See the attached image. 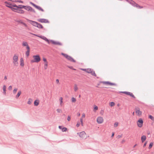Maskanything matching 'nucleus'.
<instances>
[{
    "mask_svg": "<svg viewBox=\"0 0 154 154\" xmlns=\"http://www.w3.org/2000/svg\"><path fill=\"white\" fill-rule=\"evenodd\" d=\"M47 66H48V62H46V63H45V64L44 68H45V69H47Z\"/></svg>",
    "mask_w": 154,
    "mask_h": 154,
    "instance_id": "f704fd0d",
    "label": "nucleus"
},
{
    "mask_svg": "<svg viewBox=\"0 0 154 154\" xmlns=\"http://www.w3.org/2000/svg\"><path fill=\"white\" fill-rule=\"evenodd\" d=\"M153 143H150L149 146V149H151L153 146Z\"/></svg>",
    "mask_w": 154,
    "mask_h": 154,
    "instance_id": "473e14b6",
    "label": "nucleus"
},
{
    "mask_svg": "<svg viewBox=\"0 0 154 154\" xmlns=\"http://www.w3.org/2000/svg\"><path fill=\"white\" fill-rule=\"evenodd\" d=\"M25 7V5H19L18 6V8H20V9H22V8H24Z\"/></svg>",
    "mask_w": 154,
    "mask_h": 154,
    "instance_id": "393cba45",
    "label": "nucleus"
},
{
    "mask_svg": "<svg viewBox=\"0 0 154 154\" xmlns=\"http://www.w3.org/2000/svg\"><path fill=\"white\" fill-rule=\"evenodd\" d=\"M16 21L17 22H18V23H21V22H23L22 21H21V20H17Z\"/></svg>",
    "mask_w": 154,
    "mask_h": 154,
    "instance_id": "13d9d810",
    "label": "nucleus"
},
{
    "mask_svg": "<svg viewBox=\"0 0 154 154\" xmlns=\"http://www.w3.org/2000/svg\"><path fill=\"white\" fill-rule=\"evenodd\" d=\"M76 101V99L74 97H72V102H75Z\"/></svg>",
    "mask_w": 154,
    "mask_h": 154,
    "instance_id": "e433bc0d",
    "label": "nucleus"
},
{
    "mask_svg": "<svg viewBox=\"0 0 154 154\" xmlns=\"http://www.w3.org/2000/svg\"><path fill=\"white\" fill-rule=\"evenodd\" d=\"M146 137L145 135H143L141 137L142 142L143 143L146 140Z\"/></svg>",
    "mask_w": 154,
    "mask_h": 154,
    "instance_id": "a211bd4d",
    "label": "nucleus"
},
{
    "mask_svg": "<svg viewBox=\"0 0 154 154\" xmlns=\"http://www.w3.org/2000/svg\"><path fill=\"white\" fill-rule=\"evenodd\" d=\"M121 92L126 94H127V93H128V92L127 91H122V92Z\"/></svg>",
    "mask_w": 154,
    "mask_h": 154,
    "instance_id": "6e6d98bb",
    "label": "nucleus"
},
{
    "mask_svg": "<svg viewBox=\"0 0 154 154\" xmlns=\"http://www.w3.org/2000/svg\"><path fill=\"white\" fill-rule=\"evenodd\" d=\"M28 45L26 42H23L22 43V45L23 46H26Z\"/></svg>",
    "mask_w": 154,
    "mask_h": 154,
    "instance_id": "b1692460",
    "label": "nucleus"
},
{
    "mask_svg": "<svg viewBox=\"0 0 154 154\" xmlns=\"http://www.w3.org/2000/svg\"><path fill=\"white\" fill-rule=\"evenodd\" d=\"M26 20L30 23L35 26L39 28L42 29L43 28L42 25L40 23L28 19H26Z\"/></svg>",
    "mask_w": 154,
    "mask_h": 154,
    "instance_id": "f257e3e1",
    "label": "nucleus"
},
{
    "mask_svg": "<svg viewBox=\"0 0 154 154\" xmlns=\"http://www.w3.org/2000/svg\"><path fill=\"white\" fill-rule=\"evenodd\" d=\"M17 9H15V10H16V11H14L16 12L17 13H20V14H24L25 13V11L23 10H20V9H18L17 8H16Z\"/></svg>",
    "mask_w": 154,
    "mask_h": 154,
    "instance_id": "4468645a",
    "label": "nucleus"
},
{
    "mask_svg": "<svg viewBox=\"0 0 154 154\" xmlns=\"http://www.w3.org/2000/svg\"><path fill=\"white\" fill-rule=\"evenodd\" d=\"M97 122L99 124L102 123L103 121V118L101 117H99L97 119Z\"/></svg>",
    "mask_w": 154,
    "mask_h": 154,
    "instance_id": "9d476101",
    "label": "nucleus"
},
{
    "mask_svg": "<svg viewBox=\"0 0 154 154\" xmlns=\"http://www.w3.org/2000/svg\"><path fill=\"white\" fill-rule=\"evenodd\" d=\"M118 122H116L115 124H114V127H116L118 126Z\"/></svg>",
    "mask_w": 154,
    "mask_h": 154,
    "instance_id": "c03bdc74",
    "label": "nucleus"
},
{
    "mask_svg": "<svg viewBox=\"0 0 154 154\" xmlns=\"http://www.w3.org/2000/svg\"><path fill=\"white\" fill-rule=\"evenodd\" d=\"M43 60L45 62V63H46V62H47V60H46V59L45 58H43Z\"/></svg>",
    "mask_w": 154,
    "mask_h": 154,
    "instance_id": "8fccbe9b",
    "label": "nucleus"
},
{
    "mask_svg": "<svg viewBox=\"0 0 154 154\" xmlns=\"http://www.w3.org/2000/svg\"><path fill=\"white\" fill-rule=\"evenodd\" d=\"M57 111L58 113H60L62 112V110L61 109H57Z\"/></svg>",
    "mask_w": 154,
    "mask_h": 154,
    "instance_id": "4c0bfd02",
    "label": "nucleus"
},
{
    "mask_svg": "<svg viewBox=\"0 0 154 154\" xmlns=\"http://www.w3.org/2000/svg\"><path fill=\"white\" fill-rule=\"evenodd\" d=\"M38 21L42 23H49L48 21L46 19H39L38 20Z\"/></svg>",
    "mask_w": 154,
    "mask_h": 154,
    "instance_id": "9b49d317",
    "label": "nucleus"
},
{
    "mask_svg": "<svg viewBox=\"0 0 154 154\" xmlns=\"http://www.w3.org/2000/svg\"><path fill=\"white\" fill-rule=\"evenodd\" d=\"M131 97H133L134 98H135V97L134 96V95L132 93H131L130 94V95Z\"/></svg>",
    "mask_w": 154,
    "mask_h": 154,
    "instance_id": "a19ab883",
    "label": "nucleus"
},
{
    "mask_svg": "<svg viewBox=\"0 0 154 154\" xmlns=\"http://www.w3.org/2000/svg\"><path fill=\"white\" fill-rule=\"evenodd\" d=\"M11 1L12 2H17V0H11Z\"/></svg>",
    "mask_w": 154,
    "mask_h": 154,
    "instance_id": "0e129e2a",
    "label": "nucleus"
},
{
    "mask_svg": "<svg viewBox=\"0 0 154 154\" xmlns=\"http://www.w3.org/2000/svg\"><path fill=\"white\" fill-rule=\"evenodd\" d=\"M59 128L60 129H62V126H59Z\"/></svg>",
    "mask_w": 154,
    "mask_h": 154,
    "instance_id": "69168bd1",
    "label": "nucleus"
},
{
    "mask_svg": "<svg viewBox=\"0 0 154 154\" xmlns=\"http://www.w3.org/2000/svg\"><path fill=\"white\" fill-rule=\"evenodd\" d=\"M12 86H10L8 87V90H11L12 89Z\"/></svg>",
    "mask_w": 154,
    "mask_h": 154,
    "instance_id": "09e8293b",
    "label": "nucleus"
},
{
    "mask_svg": "<svg viewBox=\"0 0 154 154\" xmlns=\"http://www.w3.org/2000/svg\"><path fill=\"white\" fill-rule=\"evenodd\" d=\"M24 9L26 11L35 13V11L31 7L28 6H25Z\"/></svg>",
    "mask_w": 154,
    "mask_h": 154,
    "instance_id": "20e7f679",
    "label": "nucleus"
},
{
    "mask_svg": "<svg viewBox=\"0 0 154 154\" xmlns=\"http://www.w3.org/2000/svg\"><path fill=\"white\" fill-rule=\"evenodd\" d=\"M16 2H19L21 3H23V2L20 0H17Z\"/></svg>",
    "mask_w": 154,
    "mask_h": 154,
    "instance_id": "a18cd8bd",
    "label": "nucleus"
},
{
    "mask_svg": "<svg viewBox=\"0 0 154 154\" xmlns=\"http://www.w3.org/2000/svg\"><path fill=\"white\" fill-rule=\"evenodd\" d=\"M56 82L58 84H59L60 83H59V79H57L56 80Z\"/></svg>",
    "mask_w": 154,
    "mask_h": 154,
    "instance_id": "3c124183",
    "label": "nucleus"
},
{
    "mask_svg": "<svg viewBox=\"0 0 154 154\" xmlns=\"http://www.w3.org/2000/svg\"><path fill=\"white\" fill-rule=\"evenodd\" d=\"M102 83H103V84H106V85H116V84L111 83V82H109L103 81V82H102Z\"/></svg>",
    "mask_w": 154,
    "mask_h": 154,
    "instance_id": "ddd939ff",
    "label": "nucleus"
},
{
    "mask_svg": "<svg viewBox=\"0 0 154 154\" xmlns=\"http://www.w3.org/2000/svg\"><path fill=\"white\" fill-rule=\"evenodd\" d=\"M61 54L62 55H63L64 57H65L66 59H67V57L69 56L68 55H67L66 54H65L63 53H62Z\"/></svg>",
    "mask_w": 154,
    "mask_h": 154,
    "instance_id": "c85d7f7f",
    "label": "nucleus"
},
{
    "mask_svg": "<svg viewBox=\"0 0 154 154\" xmlns=\"http://www.w3.org/2000/svg\"><path fill=\"white\" fill-rule=\"evenodd\" d=\"M80 123H77V124H76V126L77 127H79V125H80Z\"/></svg>",
    "mask_w": 154,
    "mask_h": 154,
    "instance_id": "4d7b16f0",
    "label": "nucleus"
},
{
    "mask_svg": "<svg viewBox=\"0 0 154 154\" xmlns=\"http://www.w3.org/2000/svg\"><path fill=\"white\" fill-rule=\"evenodd\" d=\"M67 59L71 61H72L74 62H75V60L72 57L69 56L67 57Z\"/></svg>",
    "mask_w": 154,
    "mask_h": 154,
    "instance_id": "f3484780",
    "label": "nucleus"
},
{
    "mask_svg": "<svg viewBox=\"0 0 154 154\" xmlns=\"http://www.w3.org/2000/svg\"><path fill=\"white\" fill-rule=\"evenodd\" d=\"M131 93L130 92H128V93H127V95H130V94H131Z\"/></svg>",
    "mask_w": 154,
    "mask_h": 154,
    "instance_id": "e2e57ef3",
    "label": "nucleus"
},
{
    "mask_svg": "<svg viewBox=\"0 0 154 154\" xmlns=\"http://www.w3.org/2000/svg\"><path fill=\"white\" fill-rule=\"evenodd\" d=\"M127 2L129 3L130 4V2H131L132 1V0H125Z\"/></svg>",
    "mask_w": 154,
    "mask_h": 154,
    "instance_id": "864d4df0",
    "label": "nucleus"
},
{
    "mask_svg": "<svg viewBox=\"0 0 154 154\" xmlns=\"http://www.w3.org/2000/svg\"><path fill=\"white\" fill-rule=\"evenodd\" d=\"M6 86L5 85H4L3 87V93L5 94H6Z\"/></svg>",
    "mask_w": 154,
    "mask_h": 154,
    "instance_id": "4be33fe9",
    "label": "nucleus"
},
{
    "mask_svg": "<svg viewBox=\"0 0 154 154\" xmlns=\"http://www.w3.org/2000/svg\"><path fill=\"white\" fill-rule=\"evenodd\" d=\"M67 129L65 127H63L62 129V131L63 132L66 131Z\"/></svg>",
    "mask_w": 154,
    "mask_h": 154,
    "instance_id": "2f4dec72",
    "label": "nucleus"
},
{
    "mask_svg": "<svg viewBox=\"0 0 154 154\" xmlns=\"http://www.w3.org/2000/svg\"><path fill=\"white\" fill-rule=\"evenodd\" d=\"M77 134L80 137L83 139L85 137L86 133L84 131H82L80 133H78Z\"/></svg>",
    "mask_w": 154,
    "mask_h": 154,
    "instance_id": "1a4fd4ad",
    "label": "nucleus"
},
{
    "mask_svg": "<svg viewBox=\"0 0 154 154\" xmlns=\"http://www.w3.org/2000/svg\"><path fill=\"white\" fill-rule=\"evenodd\" d=\"M21 91H19L17 93V94L16 96V99H18L19 97L20 96V95L21 94Z\"/></svg>",
    "mask_w": 154,
    "mask_h": 154,
    "instance_id": "aec40b11",
    "label": "nucleus"
},
{
    "mask_svg": "<svg viewBox=\"0 0 154 154\" xmlns=\"http://www.w3.org/2000/svg\"><path fill=\"white\" fill-rule=\"evenodd\" d=\"M5 6L10 8L13 11H15V9H17L16 8H14L12 7V4L10 2H5Z\"/></svg>",
    "mask_w": 154,
    "mask_h": 154,
    "instance_id": "7ed1b4c3",
    "label": "nucleus"
},
{
    "mask_svg": "<svg viewBox=\"0 0 154 154\" xmlns=\"http://www.w3.org/2000/svg\"><path fill=\"white\" fill-rule=\"evenodd\" d=\"M71 118L70 116H68L67 117V120L68 121H69L70 120Z\"/></svg>",
    "mask_w": 154,
    "mask_h": 154,
    "instance_id": "49530a36",
    "label": "nucleus"
},
{
    "mask_svg": "<svg viewBox=\"0 0 154 154\" xmlns=\"http://www.w3.org/2000/svg\"><path fill=\"white\" fill-rule=\"evenodd\" d=\"M21 23L23 24L25 26L27 27V25L26 24H25V23H24L23 22H21Z\"/></svg>",
    "mask_w": 154,
    "mask_h": 154,
    "instance_id": "37998d69",
    "label": "nucleus"
},
{
    "mask_svg": "<svg viewBox=\"0 0 154 154\" xmlns=\"http://www.w3.org/2000/svg\"><path fill=\"white\" fill-rule=\"evenodd\" d=\"M13 59L14 60L13 63L14 65L17 66L18 65V63L17 61L18 60V57L17 56L14 55L13 57Z\"/></svg>",
    "mask_w": 154,
    "mask_h": 154,
    "instance_id": "39448f33",
    "label": "nucleus"
},
{
    "mask_svg": "<svg viewBox=\"0 0 154 154\" xmlns=\"http://www.w3.org/2000/svg\"><path fill=\"white\" fill-rule=\"evenodd\" d=\"M33 57L34 58V60H31V62L32 63H38L41 60L40 57L38 55H34Z\"/></svg>",
    "mask_w": 154,
    "mask_h": 154,
    "instance_id": "f03ea898",
    "label": "nucleus"
},
{
    "mask_svg": "<svg viewBox=\"0 0 154 154\" xmlns=\"http://www.w3.org/2000/svg\"><path fill=\"white\" fill-rule=\"evenodd\" d=\"M78 89V87H77V85H76L75 84L74 85V91H76Z\"/></svg>",
    "mask_w": 154,
    "mask_h": 154,
    "instance_id": "bb28decb",
    "label": "nucleus"
},
{
    "mask_svg": "<svg viewBox=\"0 0 154 154\" xmlns=\"http://www.w3.org/2000/svg\"><path fill=\"white\" fill-rule=\"evenodd\" d=\"M77 116H79L80 115V113L79 112H78L77 113Z\"/></svg>",
    "mask_w": 154,
    "mask_h": 154,
    "instance_id": "338daca9",
    "label": "nucleus"
},
{
    "mask_svg": "<svg viewBox=\"0 0 154 154\" xmlns=\"http://www.w3.org/2000/svg\"><path fill=\"white\" fill-rule=\"evenodd\" d=\"M109 104L110 106L111 107L113 106L115 104V103L113 102H111Z\"/></svg>",
    "mask_w": 154,
    "mask_h": 154,
    "instance_id": "7c9ffc66",
    "label": "nucleus"
},
{
    "mask_svg": "<svg viewBox=\"0 0 154 154\" xmlns=\"http://www.w3.org/2000/svg\"><path fill=\"white\" fill-rule=\"evenodd\" d=\"M60 101V104L61 106H62V103H63V98L62 97H60L59 99Z\"/></svg>",
    "mask_w": 154,
    "mask_h": 154,
    "instance_id": "a878e982",
    "label": "nucleus"
},
{
    "mask_svg": "<svg viewBox=\"0 0 154 154\" xmlns=\"http://www.w3.org/2000/svg\"><path fill=\"white\" fill-rule=\"evenodd\" d=\"M26 48L27 49V51H30V48L28 45L26 46Z\"/></svg>",
    "mask_w": 154,
    "mask_h": 154,
    "instance_id": "79ce46f5",
    "label": "nucleus"
},
{
    "mask_svg": "<svg viewBox=\"0 0 154 154\" xmlns=\"http://www.w3.org/2000/svg\"><path fill=\"white\" fill-rule=\"evenodd\" d=\"M136 113L137 115L139 116H140L141 115V112L139 110L138 108H136L135 109Z\"/></svg>",
    "mask_w": 154,
    "mask_h": 154,
    "instance_id": "2eb2a0df",
    "label": "nucleus"
},
{
    "mask_svg": "<svg viewBox=\"0 0 154 154\" xmlns=\"http://www.w3.org/2000/svg\"><path fill=\"white\" fill-rule=\"evenodd\" d=\"M30 3L31 5H32L33 6H34L35 8H36V7L37 6V5H35V4H34V3H33L32 2H30Z\"/></svg>",
    "mask_w": 154,
    "mask_h": 154,
    "instance_id": "c9c22d12",
    "label": "nucleus"
},
{
    "mask_svg": "<svg viewBox=\"0 0 154 154\" xmlns=\"http://www.w3.org/2000/svg\"><path fill=\"white\" fill-rule=\"evenodd\" d=\"M32 34L33 35H34L36 36H37L38 37H39L42 39H43L44 40H45L46 42H47L48 43V44H49V40L46 37H45L44 36H42V35H37L34 34Z\"/></svg>",
    "mask_w": 154,
    "mask_h": 154,
    "instance_id": "423d86ee",
    "label": "nucleus"
},
{
    "mask_svg": "<svg viewBox=\"0 0 154 154\" xmlns=\"http://www.w3.org/2000/svg\"><path fill=\"white\" fill-rule=\"evenodd\" d=\"M98 109V107L97 106H95L94 108V111H95L97 110Z\"/></svg>",
    "mask_w": 154,
    "mask_h": 154,
    "instance_id": "72a5a7b5",
    "label": "nucleus"
},
{
    "mask_svg": "<svg viewBox=\"0 0 154 154\" xmlns=\"http://www.w3.org/2000/svg\"><path fill=\"white\" fill-rule=\"evenodd\" d=\"M82 70L83 71H86V72H87V70H88V69H82Z\"/></svg>",
    "mask_w": 154,
    "mask_h": 154,
    "instance_id": "5fc2aeb1",
    "label": "nucleus"
},
{
    "mask_svg": "<svg viewBox=\"0 0 154 154\" xmlns=\"http://www.w3.org/2000/svg\"><path fill=\"white\" fill-rule=\"evenodd\" d=\"M85 114L84 113H83L82 114V118H85Z\"/></svg>",
    "mask_w": 154,
    "mask_h": 154,
    "instance_id": "603ef678",
    "label": "nucleus"
},
{
    "mask_svg": "<svg viewBox=\"0 0 154 154\" xmlns=\"http://www.w3.org/2000/svg\"><path fill=\"white\" fill-rule=\"evenodd\" d=\"M39 101L37 100H36L34 101V104L35 106H37L39 104Z\"/></svg>",
    "mask_w": 154,
    "mask_h": 154,
    "instance_id": "412c9836",
    "label": "nucleus"
},
{
    "mask_svg": "<svg viewBox=\"0 0 154 154\" xmlns=\"http://www.w3.org/2000/svg\"><path fill=\"white\" fill-rule=\"evenodd\" d=\"M87 72L89 73H91V75L93 76H96V75L95 74L94 71L92 69H88Z\"/></svg>",
    "mask_w": 154,
    "mask_h": 154,
    "instance_id": "6e6552de",
    "label": "nucleus"
},
{
    "mask_svg": "<svg viewBox=\"0 0 154 154\" xmlns=\"http://www.w3.org/2000/svg\"><path fill=\"white\" fill-rule=\"evenodd\" d=\"M50 41L51 42H52V43L55 45H62V44L58 42H56L53 40H49V42H50Z\"/></svg>",
    "mask_w": 154,
    "mask_h": 154,
    "instance_id": "f8f14e48",
    "label": "nucleus"
},
{
    "mask_svg": "<svg viewBox=\"0 0 154 154\" xmlns=\"http://www.w3.org/2000/svg\"><path fill=\"white\" fill-rule=\"evenodd\" d=\"M131 5L134 7H138V5L135 2L132 0L131 2H130V3Z\"/></svg>",
    "mask_w": 154,
    "mask_h": 154,
    "instance_id": "dca6fc26",
    "label": "nucleus"
},
{
    "mask_svg": "<svg viewBox=\"0 0 154 154\" xmlns=\"http://www.w3.org/2000/svg\"><path fill=\"white\" fill-rule=\"evenodd\" d=\"M12 7L13 8V7H16L17 8H16L17 9L18 6L17 5H15V4H12Z\"/></svg>",
    "mask_w": 154,
    "mask_h": 154,
    "instance_id": "ea45409f",
    "label": "nucleus"
},
{
    "mask_svg": "<svg viewBox=\"0 0 154 154\" xmlns=\"http://www.w3.org/2000/svg\"><path fill=\"white\" fill-rule=\"evenodd\" d=\"M138 8H143V6H141L140 5H139L138 6Z\"/></svg>",
    "mask_w": 154,
    "mask_h": 154,
    "instance_id": "bf43d9fd",
    "label": "nucleus"
},
{
    "mask_svg": "<svg viewBox=\"0 0 154 154\" xmlns=\"http://www.w3.org/2000/svg\"><path fill=\"white\" fill-rule=\"evenodd\" d=\"M143 123V121L141 118L137 122V125L140 128H141L142 126Z\"/></svg>",
    "mask_w": 154,
    "mask_h": 154,
    "instance_id": "0eeeda50",
    "label": "nucleus"
},
{
    "mask_svg": "<svg viewBox=\"0 0 154 154\" xmlns=\"http://www.w3.org/2000/svg\"><path fill=\"white\" fill-rule=\"evenodd\" d=\"M149 118L151 119L152 120H153V121H154V118L151 115H149Z\"/></svg>",
    "mask_w": 154,
    "mask_h": 154,
    "instance_id": "c756f323",
    "label": "nucleus"
},
{
    "mask_svg": "<svg viewBox=\"0 0 154 154\" xmlns=\"http://www.w3.org/2000/svg\"><path fill=\"white\" fill-rule=\"evenodd\" d=\"M31 103V102L30 101V100H29L28 102H27V103L28 104H30Z\"/></svg>",
    "mask_w": 154,
    "mask_h": 154,
    "instance_id": "680f3d73",
    "label": "nucleus"
},
{
    "mask_svg": "<svg viewBox=\"0 0 154 154\" xmlns=\"http://www.w3.org/2000/svg\"><path fill=\"white\" fill-rule=\"evenodd\" d=\"M17 88H15V89L13 90V93H14V94H15L16 93V92H17Z\"/></svg>",
    "mask_w": 154,
    "mask_h": 154,
    "instance_id": "58836bf2",
    "label": "nucleus"
},
{
    "mask_svg": "<svg viewBox=\"0 0 154 154\" xmlns=\"http://www.w3.org/2000/svg\"><path fill=\"white\" fill-rule=\"evenodd\" d=\"M36 8L37 9H38L39 10L41 11H44V10H43V9H42L39 6H38L37 5Z\"/></svg>",
    "mask_w": 154,
    "mask_h": 154,
    "instance_id": "5701e85b",
    "label": "nucleus"
},
{
    "mask_svg": "<svg viewBox=\"0 0 154 154\" xmlns=\"http://www.w3.org/2000/svg\"><path fill=\"white\" fill-rule=\"evenodd\" d=\"M20 60V65L21 66H23L24 65L23 63V58H21Z\"/></svg>",
    "mask_w": 154,
    "mask_h": 154,
    "instance_id": "6ab92c4d",
    "label": "nucleus"
},
{
    "mask_svg": "<svg viewBox=\"0 0 154 154\" xmlns=\"http://www.w3.org/2000/svg\"><path fill=\"white\" fill-rule=\"evenodd\" d=\"M122 135H118L117 136V138L119 139V138L121 137H122Z\"/></svg>",
    "mask_w": 154,
    "mask_h": 154,
    "instance_id": "de8ad7c7",
    "label": "nucleus"
},
{
    "mask_svg": "<svg viewBox=\"0 0 154 154\" xmlns=\"http://www.w3.org/2000/svg\"><path fill=\"white\" fill-rule=\"evenodd\" d=\"M7 77L6 76H5L4 77V79L6 80L7 79Z\"/></svg>",
    "mask_w": 154,
    "mask_h": 154,
    "instance_id": "774afa93",
    "label": "nucleus"
},
{
    "mask_svg": "<svg viewBox=\"0 0 154 154\" xmlns=\"http://www.w3.org/2000/svg\"><path fill=\"white\" fill-rule=\"evenodd\" d=\"M147 142H145L143 145V147H144L146 145Z\"/></svg>",
    "mask_w": 154,
    "mask_h": 154,
    "instance_id": "052dcab7",
    "label": "nucleus"
},
{
    "mask_svg": "<svg viewBox=\"0 0 154 154\" xmlns=\"http://www.w3.org/2000/svg\"><path fill=\"white\" fill-rule=\"evenodd\" d=\"M29 52L30 51H27L26 52V55L27 56V57L29 56Z\"/></svg>",
    "mask_w": 154,
    "mask_h": 154,
    "instance_id": "cd10ccee",
    "label": "nucleus"
}]
</instances>
